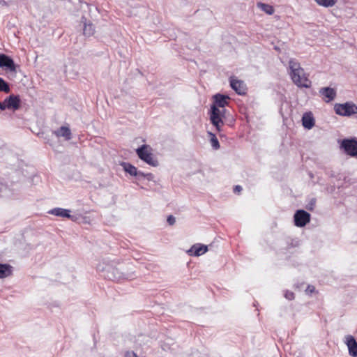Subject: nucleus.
<instances>
[{
    "label": "nucleus",
    "mask_w": 357,
    "mask_h": 357,
    "mask_svg": "<svg viewBox=\"0 0 357 357\" xmlns=\"http://www.w3.org/2000/svg\"><path fill=\"white\" fill-rule=\"evenodd\" d=\"M242 190V188L241 185H236L234 188V192L235 193H240V192Z\"/></svg>",
    "instance_id": "obj_27"
},
{
    "label": "nucleus",
    "mask_w": 357,
    "mask_h": 357,
    "mask_svg": "<svg viewBox=\"0 0 357 357\" xmlns=\"http://www.w3.org/2000/svg\"><path fill=\"white\" fill-rule=\"evenodd\" d=\"M12 266L7 264H0V278H5L12 275Z\"/></svg>",
    "instance_id": "obj_14"
},
{
    "label": "nucleus",
    "mask_w": 357,
    "mask_h": 357,
    "mask_svg": "<svg viewBox=\"0 0 357 357\" xmlns=\"http://www.w3.org/2000/svg\"><path fill=\"white\" fill-rule=\"evenodd\" d=\"M20 98L19 96L10 95L8 98H6L3 102H2L3 107H4V110L6 109H12L13 111H16L20 107Z\"/></svg>",
    "instance_id": "obj_7"
},
{
    "label": "nucleus",
    "mask_w": 357,
    "mask_h": 357,
    "mask_svg": "<svg viewBox=\"0 0 357 357\" xmlns=\"http://www.w3.org/2000/svg\"><path fill=\"white\" fill-rule=\"evenodd\" d=\"M294 218L295 225L299 227L305 226L310 221V214L304 210H298Z\"/></svg>",
    "instance_id": "obj_6"
},
{
    "label": "nucleus",
    "mask_w": 357,
    "mask_h": 357,
    "mask_svg": "<svg viewBox=\"0 0 357 357\" xmlns=\"http://www.w3.org/2000/svg\"><path fill=\"white\" fill-rule=\"evenodd\" d=\"M315 290V288L314 286L309 285L306 289L307 291H310V293L314 292Z\"/></svg>",
    "instance_id": "obj_28"
},
{
    "label": "nucleus",
    "mask_w": 357,
    "mask_h": 357,
    "mask_svg": "<svg viewBox=\"0 0 357 357\" xmlns=\"http://www.w3.org/2000/svg\"><path fill=\"white\" fill-rule=\"evenodd\" d=\"M54 134L58 137H63L66 140L71 139V131L66 126H61L59 129L54 131Z\"/></svg>",
    "instance_id": "obj_13"
},
{
    "label": "nucleus",
    "mask_w": 357,
    "mask_h": 357,
    "mask_svg": "<svg viewBox=\"0 0 357 357\" xmlns=\"http://www.w3.org/2000/svg\"><path fill=\"white\" fill-rule=\"evenodd\" d=\"M207 251H208V247L206 245L197 243V244L193 245L191 247V248L188 251V253L190 256L199 257V256L204 255Z\"/></svg>",
    "instance_id": "obj_11"
},
{
    "label": "nucleus",
    "mask_w": 357,
    "mask_h": 357,
    "mask_svg": "<svg viewBox=\"0 0 357 357\" xmlns=\"http://www.w3.org/2000/svg\"><path fill=\"white\" fill-rule=\"evenodd\" d=\"M335 112L340 116H351L357 114V106L353 102L344 104H336L334 107Z\"/></svg>",
    "instance_id": "obj_3"
},
{
    "label": "nucleus",
    "mask_w": 357,
    "mask_h": 357,
    "mask_svg": "<svg viewBox=\"0 0 357 357\" xmlns=\"http://www.w3.org/2000/svg\"><path fill=\"white\" fill-rule=\"evenodd\" d=\"M341 147L346 153L351 157L357 158V140L355 139H343L341 143Z\"/></svg>",
    "instance_id": "obj_5"
},
{
    "label": "nucleus",
    "mask_w": 357,
    "mask_h": 357,
    "mask_svg": "<svg viewBox=\"0 0 357 357\" xmlns=\"http://www.w3.org/2000/svg\"><path fill=\"white\" fill-rule=\"evenodd\" d=\"M289 75L293 82L298 87L309 88L311 82L298 62L291 59L289 62Z\"/></svg>",
    "instance_id": "obj_1"
},
{
    "label": "nucleus",
    "mask_w": 357,
    "mask_h": 357,
    "mask_svg": "<svg viewBox=\"0 0 357 357\" xmlns=\"http://www.w3.org/2000/svg\"><path fill=\"white\" fill-rule=\"evenodd\" d=\"M125 357H138L137 355L136 354V353H135L134 351H126V353L125 354Z\"/></svg>",
    "instance_id": "obj_25"
},
{
    "label": "nucleus",
    "mask_w": 357,
    "mask_h": 357,
    "mask_svg": "<svg viewBox=\"0 0 357 357\" xmlns=\"http://www.w3.org/2000/svg\"><path fill=\"white\" fill-rule=\"evenodd\" d=\"M302 124L307 129H311L314 126V119L311 112H306L303 114Z\"/></svg>",
    "instance_id": "obj_12"
},
{
    "label": "nucleus",
    "mask_w": 357,
    "mask_h": 357,
    "mask_svg": "<svg viewBox=\"0 0 357 357\" xmlns=\"http://www.w3.org/2000/svg\"><path fill=\"white\" fill-rule=\"evenodd\" d=\"M347 346L349 348V354L354 357L357 356V342L354 338L351 337L348 340Z\"/></svg>",
    "instance_id": "obj_17"
},
{
    "label": "nucleus",
    "mask_w": 357,
    "mask_h": 357,
    "mask_svg": "<svg viewBox=\"0 0 357 357\" xmlns=\"http://www.w3.org/2000/svg\"><path fill=\"white\" fill-rule=\"evenodd\" d=\"M137 156L144 162L152 167L158 165V160L153 154V150L150 145L143 144L136 149Z\"/></svg>",
    "instance_id": "obj_2"
},
{
    "label": "nucleus",
    "mask_w": 357,
    "mask_h": 357,
    "mask_svg": "<svg viewBox=\"0 0 357 357\" xmlns=\"http://www.w3.org/2000/svg\"><path fill=\"white\" fill-rule=\"evenodd\" d=\"M49 213L63 218H70V211L61 208H55L49 211Z\"/></svg>",
    "instance_id": "obj_15"
},
{
    "label": "nucleus",
    "mask_w": 357,
    "mask_h": 357,
    "mask_svg": "<svg viewBox=\"0 0 357 357\" xmlns=\"http://www.w3.org/2000/svg\"><path fill=\"white\" fill-rule=\"evenodd\" d=\"M214 103L212 106H215L216 108L225 107L228 105L230 98L226 95H222L220 93L213 96Z\"/></svg>",
    "instance_id": "obj_10"
},
{
    "label": "nucleus",
    "mask_w": 357,
    "mask_h": 357,
    "mask_svg": "<svg viewBox=\"0 0 357 357\" xmlns=\"http://www.w3.org/2000/svg\"><path fill=\"white\" fill-rule=\"evenodd\" d=\"M167 221L169 225H173L175 223V218L170 215L167 217Z\"/></svg>",
    "instance_id": "obj_24"
},
{
    "label": "nucleus",
    "mask_w": 357,
    "mask_h": 357,
    "mask_svg": "<svg viewBox=\"0 0 357 357\" xmlns=\"http://www.w3.org/2000/svg\"><path fill=\"white\" fill-rule=\"evenodd\" d=\"M0 109L1 110H4V107H3L2 102H0Z\"/></svg>",
    "instance_id": "obj_29"
},
{
    "label": "nucleus",
    "mask_w": 357,
    "mask_h": 357,
    "mask_svg": "<svg viewBox=\"0 0 357 357\" xmlns=\"http://www.w3.org/2000/svg\"><path fill=\"white\" fill-rule=\"evenodd\" d=\"M224 117L223 111L216 108L215 106H211L210 113V120L211 123L215 127L217 131L222 130V127L224 126L222 118Z\"/></svg>",
    "instance_id": "obj_4"
},
{
    "label": "nucleus",
    "mask_w": 357,
    "mask_h": 357,
    "mask_svg": "<svg viewBox=\"0 0 357 357\" xmlns=\"http://www.w3.org/2000/svg\"><path fill=\"white\" fill-rule=\"evenodd\" d=\"M285 297L289 300H292L294 298V294L292 292H287L285 294Z\"/></svg>",
    "instance_id": "obj_26"
},
{
    "label": "nucleus",
    "mask_w": 357,
    "mask_h": 357,
    "mask_svg": "<svg viewBox=\"0 0 357 357\" xmlns=\"http://www.w3.org/2000/svg\"><path fill=\"white\" fill-rule=\"evenodd\" d=\"M257 7L268 15H272L275 11L272 6L261 2L257 3Z\"/></svg>",
    "instance_id": "obj_18"
},
{
    "label": "nucleus",
    "mask_w": 357,
    "mask_h": 357,
    "mask_svg": "<svg viewBox=\"0 0 357 357\" xmlns=\"http://www.w3.org/2000/svg\"><path fill=\"white\" fill-rule=\"evenodd\" d=\"M319 93L322 99L326 102L333 101L336 97V91L331 87H324L320 89Z\"/></svg>",
    "instance_id": "obj_9"
},
{
    "label": "nucleus",
    "mask_w": 357,
    "mask_h": 357,
    "mask_svg": "<svg viewBox=\"0 0 357 357\" xmlns=\"http://www.w3.org/2000/svg\"><path fill=\"white\" fill-rule=\"evenodd\" d=\"M10 91V89L8 83L6 82L3 78L0 77V91L8 93Z\"/></svg>",
    "instance_id": "obj_23"
},
{
    "label": "nucleus",
    "mask_w": 357,
    "mask_h": 357,
    "mask_svg": "<svg viewBox=\"0 0 357 357\" xmlns=\"http://www.w3.org/2000/svg\"><path fill=\"white\" fill-rule=\"evenodd\" d=\"M230 86L238 95L243 96L247 93V87L244 82L235 77H230Z\"/></svg>",
    "instance_id": "obj_8"
},
{
    "label": "nucleus",
    "mask_w": 357,
    "mask_h": 357,
    "mask_svg": "<svg viewBox=\"0 0 357 357\" xmlns=\"http://www.w3.org/2000/svg\"><path fill=\"white\" fill-rule=\"evenodd\" d=\"M124 169L126 172L130 174L131 176H137L138 174L137 169L129 163L124 164Z\"/></svg>",
    "instance_id": "obj_20"
},
{
    "label": "nucleus",
    "mask_w": 357,
    "mask_h": 357,
    "mask_svg": "<svg viewBox=\"0 0 357 357\" xmlns=\"http://www.w3.org/2000/svg\"><path fill=\"white\" fill-rule=\"evenodd\" d=\"M208 134L210 137V142H211V144L213 146V148L215 150L219 149L220 144H219V142H218L215 135L211 132H208Z\"/></svg>",
    "instance_id": "obj_21"
},
{
    "label": "nucleus",
    "mask_w": 357,
    "mask_h": 357,
    "mask_svg": "<svg viewBox=\"0 0 357 357\" xmlns=\"http://www.w3.org/2000/svg\"><path fill=\"white\" fill-rule=\"evenodd\" d=\"M315 2L321 6L324 7H332L336 3L337 0H314Z\"/></svg>",
    "instance_id": "obj_19"
},
{
    "label": "nucleus",
    "mask_w": 357,
    "mask_h": 357,
    "mask_svg": "<svg viewBox=\"0 0 357 357\" xmlns=\"http://www.w3.org/2000/svg\"><path fill=\"white\" fill-rule=\"evenodd\" d=\"M0 67H7L13 68L14 67V62L13 59L5 54L0 55Z\"/></svg>",
    "instance_id": "obj_16"
},
{
    "label": "nucleus",
    "mask_w": 357,
    "mask_h": 357,
    "mask_svg": "<svg viewBox=\"0 0 357 357\" xmlns=\"http://www.w3.org/2000/svg\"><path fill=\"white\" fill-rule=\"evenodd\" d=\"M95 32L93 26L92 24H85L83 33L86 36H92Z\"/></svg>",
    "instance_id": "obj_22"
}]
</instances>
